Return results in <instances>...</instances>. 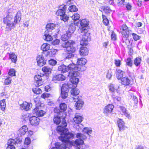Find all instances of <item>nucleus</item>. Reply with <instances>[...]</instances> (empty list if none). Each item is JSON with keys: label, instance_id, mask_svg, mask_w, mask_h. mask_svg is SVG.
Returning <instances> with one entry per match:
<instances>
[{"label": "nucleus", "instance_id": "f257e3e1", "mask_svg": "<svg viewBox=\"0 0 149 149\" xmlns=\"http://www.w3.org/2000/svg\"><path fill=\"white\" fill-rule=\"evenodd\" d=\"M13 16L10 13H9L6 16L3 18V21L6 24V29L7 31H11L14 27L15 24L12 21Z\"/></svg>", "mask_w": 149, "mask_h": 149}, {"label": "nucleus", "instance_id": "f03ea898", "mask_svg": "<svg viewBox=\"0 0 149 149\" xmlns=\"http://www.w3.org/2000/svg\"><path fill=\"white\" fill-rule=\"evenodd\" d=\"M74 134L72 133L68 132L65 133H61L59 137V139L64 143H70V140L72 139L74 137Z\"/></svg>", "mask_w": 149, "mask_h": 149}, {"label": "nucleus", "instance_id": "7ed1b4c3", "mask_svg": "<svg viewBox=\"0 0 149 149\" xmlns=\"http://www.w3.org/2000/svg\"><path fill=\"white\" fill-rule=\"evenodd\" d=\"M42 107L41 103H36L35 107L33 109V113L35 114L38 117L43 116L46 113L45 111L41 110H39Z\"/></svg>", "mask_w": 149, "mask_h": 149}, {"label": "nucleus", "instance_id": "20e7f679", "mask_svg": "<svg viewBox=\"0 0 149 149\" xmlns=\"http://www.w3.org/2000/svg\"><path fill=\"white\" fill-rule=\"evenodd\" d=\"M89 22L86 19H83L81 20H79L77 22L76 25L78 26H81L80 31L81 33L83 31H87L88 26L89 24Z\"/></svg>", "mask_w": 149, "mask_h": 149}, {"label": "nucleus", "instance_id": "39448f33", "mask_svg": "<svg viewBox=\"0 0 149 149\" xmlns=\"http://www.w3.org/2000/svg\"><path fill=\"white\" fill-rule=\"evenodd\" d=\"M74 42L72 40H70L67 42H64L62 44V46L66 49L68 52H74L76 50L75 47L73 46Z\"/></svg>", "mask_w": 149, "mask_h": 149}, {"label": "nucleus", "instance_id": "423d86ee", "mask_svg": "<svg viewBox=\"0 0 149 149\" xmlns=\"http://www.w3.org/2000/svg\"><path fill=\"white\" fill-rule=\"evenodd\" d=\"M120 32L123 37L127 38L131 33V31L126 24L123 25L120 27Z\"/></svg>", "mask_w": 149, "mask_h": 149}, {"label": "nucleus", "instance_id": "0eeeda50", "mask_svg": "<svg viewBox=\"0 0 149 149\" xmlns=\"http://www.w3.org/2000/svg\"><path fill=\"white\" fill-rule=\"evenodd\" d=\"M72 84H63L61 88V94L62 96L67 97L69 92V88H72Z\"/></svg>", "mask_w": 149, "mask_h": 149}, {"label": "nucleus", "instance_id": "6e6552de", "mask_svg": "<svg viewBox=\"0 0 149 149\" xmlns=\"http://www.w3.org/2000/svg\"><path fill=\"white\" fill-rule=\"evenodd\" d=\"M43 74L38 73L34 77V84L36 86H39L43 84L42 78Z\"/></svg>", "mask_w": 149, "mask_h": 149}, {"label": "nucleus", "instance_id": "1a4fd4ad", "mask_svg": "<svg viewBox=\"0 0 149 149\" xmlns=\"http://www.w3.org/2000/svg\"><path fill=\"white\" fill-rule=\"evenodd\" d=\"M22 142L21 140L19 139H17L16 140L15 139H10L8 141V146L6 149H15V147L14 145H16L18 143H20Z\"/></svg>", "mask_w": 149, "mask_h": 149}, {"label": "nucleus", "instance_id": "9d476101", "mask_svg": "<svg viewBox=\"0 0 149 149\" xmlns=\"http://www.w3.org/2000/svg\"><path fill=\"white\" fill-rule=\"evenodd\" d=\"M61 125L58 126L57 127L56 130L57 132L63 133H64V131L65 130H67V131H68L65 128V127L67 126V123L65 118H63L62 120Z\"/></svg>", "mask_w": 149, "mask_h": 149}, {"label": "nucleus", "instance_id": "9b49d317", "mask_svg": "<svg viewBox=\"0 0 149 149\" xmlns=\"http://www.w3.org/2000/svg\"><path fill=\"white\" fill-rule=\"evenodd\" d=\"M87 32L83 31L82 33H84L82 36V38L80 42V44L82 45H86L87 44V41L90 40V39L88 38L89 33Z\"/></svg>", "mask_w": 149, "mask_h": 149}, {"label": "nucleus", "instance_id": "f8f14e48", "mask_svg": "<svg viewBox=\"0 0 149 149\" xmlns=\"http://www.w3.org/2000/svg\"><path fill=\"white\" fill-rule=\"evenodd\" d=\"M39 118L36 116H33L29 118L30 123L31 125L33 126L38 125L40 122Z\"/></svg>", "mask_w": 149, "mask_h": 149}, {"label": "nucleus", "instance_id": "ddd939ff", "mask_svg": "<svg viewBox=\"0 0 149 149\" xmlns=\"http://www.w3.org/2000/svg\"><path fill=\"white\" fill-rule=\"evenodd\" d=\"M36 60L38 65L39 66H42L46 64V60L44 59L42 55H37Z\"/></svg>", "mask_w": 149, "mask_h": 149}, {"label": "nucleus", "instance_id": "4468645a", "mask_svg": "<svg viewBox=\"0 0 149 149\" xmlns=\"http://www.w3.org/2000/svg\"><path fill=\"white\" fill-rule=\"evenodd\" d=\"M117 125L120 131H124L127 127L125 125V123L122 119L119 118L117 121Z\"/></svg>", "mask_w": 149, "mask_h": 149}, {"label": "nucleus", "instance_id": "2eb2a0df", "mask_svg": "<svg viewBox=\"0 0 149 149\" xmlns=\"http://www.w3.org/2000/svg\"><path fill=\"white\" fill-rule=\"evenodd\" d=\"M51 34L52 31H51L46 30L44 33V36L43 37V38L46 41H52V38L51 35Z\"/></svg>", "mask_w": 149, "mask_h": 149}, {"label": "nucleus", "instance_id": "dca6fc26", "mask_svg": "<svg viewBox=\"0 0 149 149\" xmlns=\"http://www.w3.org/2000/svg\"><path fill=\"white\" fill-rule=\"evenodd\" d=\"M66 77L65 76L62 74L54 75L52 79L53 81H63L65 80Z\"/></svg>", "mask_w": 149, "mask_h": 149}, {"label": "nucleus", "instance_id": "f3484780", "mask_svg": "<svg viewBox=\"0 0 149 149\" xmlns=\"http://www.w3.org/2000/svg\"><path fill=\"white\" fill-rule=\"evenodd\" d=\"M83 118L82 116L77 115V113L75 114L74 117L73 118L74 122L76 124L80 123L83 121Z\"/></svg>", "mask_w": 149, "mask_h": 149}, {"label": "nucleus", "instance_id": "a211bd4d", "mask_svg": "<svg viewBox=\"0 0 149 149\" xmlns=\"http://www.w3.org/2000/svg\"><path fill=\"white\" fill-rule=\"evenodd\" d=\"M113 108L114 106L112 104H109L105 106V108L104 109V113L107 114L111 113Z\"/></svg>", "mask_w": 149, "mask_h": 149}, {"label": "nucleus", "instance_id": "6ab92c4d", "mask_svg": "<svg viewBox=\"0 0 149 149\" xmlns=\"http://www.w3.org/2000/svg\"><path fill=\"white\" fill-rule=\"evenodd\" d=\"M31 103H22L20 105L21 109L26 111H28L31 108Z\"/></svg>", "mask_w": 149, "mask_h": 149}, {"label": "nucleus", "instance_id": "aec40b11", "mask_svg": "<svg viewBox=\"0 0 149 149\" xmlns=\"http://www.w3.org/2000/svg\"><path fill=\"white\" fill-rule=\"evenodd\" d=\"M21 14L20 12L18 11L17 13L16 16L15 17L13 22L15 25L18 24L20 22L21 18Z\"/></svg>", "mask_w": 149, "mask_h": 149}, {"label": "nucleus", "instance_id": "412c9836", "mask_svg": "<svg viewBox=\"0 0 149 149\" xmlns=\"http://www.w3.org/2000/svg\"><path fill=\"white\" fill-rule=\"evenodd\" d=\"M88 53V49L86 47H81L80 49V54L83 56L87 55Z\"/></svg>", "mask_w": 149, "mask_h": 149}, {"label": "nucleus", "instance_id": "4be33fe9", "mask_svg": "<svg viewBox=\"0 0 149 149\" xmlns=\"http://www.w3.org/2000/svg\"><path fill=\"white\" fill-rule=\"evenodd\" d=\"M81 97L79 96L71 97L69 99V101L71 102H84L81 100Z\"/></svg>", "mask_w": 149, "mask_h": 149}, {"label": "nucleus", "instance_id": "5701e85b", "mask_svg": "<svg viewBox=\"0 0 149 149\" xmlns=\"http://www.w3.org/2000/svg\"><path fill=\"white\" fill-rule=\"evenodd\" d=\"M71 36V32L67 31L65 34L63 35L61 37V40L64 41L68 40Z\"/></svg>", "mask_w": 149, "mask_h": 149}, {"label": "nucleus", "instance_id": "b1692460", "mask_svg": "<svg viewBox=\"0 0 149 149\" xmlns=\"http://www.w3.org/2000/svg\"><path fill=\"white\" fill-rule=\"evenodd\" d=\"M124 73V71L118 69H117L116 74V77L118 79H121L123 78V74Z\"/></svg>", "mask_w": 149, "mask_h": 149}, {"label": "nucleus", "instance_id": "393cba45", "mask_svg": "<svg viewBox=\"0 0 149 149\" xmlns=\"http://www.w3.org/2000/svg\"><path fill=\"white\" fill-rule=\"evenodd\" d=\"M28 128L26 125L22 126L19 130V134L21 136L24 135L28 131Z\"/></svg>", "mask_w": 149, "mask_h": 149}, {"label": "nucleus", "instance_id": "a878e982", "mask_svg": "<svg viewBox=\"0 0 149 149\" xmlns=\"http://www.w3.org/2000/svg\"><path fill=\"white\" fill-rule=\"evenodd\" d=\"M71 83L72 85V87H76L77 86V84L79 82V79L77 77H72L70 79Z\"/></svg>", "mask_w": 149, "mask_h": 149}, {"label": "nucleus", "instance_id": "bb28decb", "mask_svg": "<svg viewBox=\"0 0 149 149\" xmlns=\"http://www.w3.org/2000/svg\"><path fill=\"white\" fill-rule=\"evenodd\" d=\"M58 70L62 73H65L68 71V66L64 65H60L58 67Z\"/></svg>", "mask_w": 149, "mask_h": 149}, {"label": "nucleus", "instance_id": "cd10ccee", "mask_svg": "<svg viewBox=\"0 0 149 149\" xmlns=\"http://www.w3.org/2000/svg\"><path fill=\"white\" fill-rule=\"evenodd\" d=\"M119 107H120V110H121V111L122 113H123V114L125 115L129 119H130L131 118L130 114L128 113L126 109L124 107H123V106H120Z\"/></svg>", "mask_w": 149, "mask_h": 149}, {"label": "nucleus", "instance_id": "c85d7f7f", "mask_svg": "<svg viewBox=\"0 0 149 149\" xmlns=\"http://www.w3.org/2000/svg\"><path fill=\"white\" fill-rule=\"evenodd\" d=\"M121 83L122 84L128 86L130 84V81L127 77H123L121 79Z\"/></svg>", "mask_w": 149, "mask_h": 149}, {"label": "nucleus", "instance_id": "c756f323", "mask_svg": "<svg viewBox=\"0 0 149 149\" xmlns=\"http://www.w3.org/2000/svg\"><path fill=\"white\" fill-rule=\"evenodd\" d=\"M53 120L54 123L56 125H58L61 123V118L57 115L54 116Z\"/></svg>", "mask_w": 149, "mask_h": 149}, {"label": "nucleus", "instance_id": "7c9ffc66", "mask_svg": "<svg viewBox=\"0 0 149 149\" xmlns=\"http://www.w3.org/2000/svg\"><path fill=\"white\" fill-rule=\"evenodd\" d=\"M76 23L77 22H74V23H71L69 26V31H68L71 32V34L75 30V25H76Z\"/></svg>", "mask_w": 149, "mask_h": 149}, {"label": "nucleus", "instance_id": "2f4dec72", "mask_svg": "<svg viewBox=\"0 0 149 149\" xmlns=\"http://www.w3.org/2000/svg\"><path fill=\"white\" fill-rule=\"evenodd\" d=\"M87 62L86 59L84 58H78L77 60V63L79 65H84Z\"/></svg>", "mask_w": 149, "mask_h": 149}, {"label": "nucleus", "instance_id": "473e14b6", "mask_svg": "<svg viewBox=\"0 0 149 149\" xmlns=\"http://www.w3.org/2000/svg\"><path fill=\"white\" fill-rule=\"evenodd\" d=\"M9 57L13 63H15L17 61V56L14 53L12 52L10 54Z\"/></svg>", "mask_w": 149, "mask_h": 149}, {"label": "nucleus", "instance_id": "72a5a7b5", "mask_svg": "<svg viewBox=\"0 0 149 149\" xmlns=\"http://www.w3.org/2000/svg\"><path fill=\"white\" fill-rule=\"evenodd\" d=\"M50 45L47 43H44L41 46V49L43 51H46L49 49Z\"/></svg>", "mask_w": 149, "mask_h": 149}, {"label": "nucleus", "instance_id": "f704fd0d", "mask_svg": "<svg viewBox=\"0 0 149 149\" xmlns=\"http://www.w3.org/2000/svg\"><path fill=\"white\" fill-rule=\"evenodd\" d=\"M101 9V10H100L101 11H102V10L104 11L107 14L110 13L111 11L110 8L108 6H102Z\"/></svg>", "mask_w": 149, "mask_h": 149}, {"label": "nucleus", "instance_id": "c9c22d12", "mask_svg": "<svg viewBox=\"0 0 149 149\" xmlns=\"http://www.w3.org/2000/svg\"><path fill=\"white\" fill-rule=\"evenodd\" d=\"M68 66V70H77V65L76 64L72 63L70 64Z\"/></svg>", "mask_w": 149, "mask_h": 149}, {"label": "nucleus", "instance_id": "e433bc0d", "mask_svg": "<svg viewBox=\"0 0 149 149\" xmlns=\"http://www.w3.org/2000/svg\"><path fill=\"white\" fill-rule=\"evenodd\" d=\"M76 137L77 139L82 140L83 141L86 139V136L85 135L81 133H77Z\"/></svg>", "mask_w": 149, "mask_h": 149}, {"label": "nucleus", "instance_id": "4c0bfd02", "mask_svg": "<svg viewBox=\"0 0 149 149\" xmlns=\"http://www.w3.org/2000/svg\"><path fill=\"white\" fill-rule=\"evenodd\" d=\"M73 88L71 91V94L73 95H78L79 93V90L76 88L75 87H73Z\"/></svg>", "mask_w": 149, "mask_h": 149}, {"label": "nucleus", "instance_id": "58836bf2", "mask_svg": "<svg viewBox=\"0 0 149 149\" xmlns=\"http://www.w3.org/2000/svg\"><path fill=\"white\" fill-rule=\"evenodd\" d=\"M55 27V24L53 23H49L47 24L46 26V30L51 31Z\"/></svg>", "mask_w": 149, "mask_h": 149}, {"label": "nucleus", "instance_id": "ea45409f", "mask_svg": "<svg viewBox=\"0 0 149 149\" xmlns=\"http://www.w3.org/2000/svg\"><path fill=\"white\" fill-rule=\"evenodd\" d=\"M79 71L77 70H75L73 72H70L69 73V75L71 76V77H76L79 75V73L78 72Z\"/></svg>", "mask_w": 149, "mask_h": 149}, {"label": "nucleus", "instance_id": "a19ab883", "mask_svg": "<svg viewBox=\"0 0 149 149\" xmlns=\"http://www.w3.org/2000/svg\"><path fill=\"white\" fill-rule=\"evenodd\" d=\"M59 107L61 111L63 112L66 110L67 106L65 103H61L59 105Z\"/></svg>", "mask_w": 149, "mask_h": 149}, {"label": "nucleus", "instance_id": "79ce46f5", "mask_svg": "<svg viewBox=\"0 0 149 149\" xmlns=\"http://www.w3.org/2000/svg\"><path fill=\"white\" fill-rule=\"evenodd\" d=\"M42 71L46 73H49L51 72L52 69L48 66H44L42 68Z\"/></svg>", "mask_w": 149, "mask_h": 149}, {"label": "nucleus", "instance_id": "37998d69", "mask_svg": "<svg viewBox=\"0 0 149 149\" xmlns=\"http://www.w3.org/2000/svg\"><path fill=\"white\" fill-rule=\"evenodd\" d=\"M68 10L69 11L71 12H76L78 10L77 8L74 5H72L70 6L68 8Z\"/></svg>", "mask_w": 149, "mask_h": 149}, {"label": "nucleus", "instance_id": "c03bdc74", "mask_svg": "<svg viewBox=\"0 0 149 149\" xmlns=\"http://www.w3.org/2000/svg\"><path fill=\"white\" fill-rule=\"evenodd\" d=\"M77 70L78 71L83 72L85 70L86 67L84 65H77Z\"/></svg>", "mask_w": 149, "mask_h": 149}, {"label": "nucleus", "instance_id": "a18cd8bd", "mask_svg": "<svg viewBox=\"0 0 149 149\" xmlns=\"http://www.w3.org/2000/svg\"><path fill=\"white\" fill-rule=\"evenodd\" d=\"M32 90L34 93L37 94H40L42 92L41 89L38 87L33 88Z\"/></svg>", "mask_w": 149, "mask_h": 149}, {"label": "nucleus", "instance_id": "49530a36", "mask_svg": "<svg viewBox=\"0 0 149 149\" xmlns=\"http://www.w3.org/2000/svg\"><path fill=\"white\" fill-rule=\"evenodd\" d=\"M141 59L139 57H137L134 59V63L136 66H138L141 63Z\"/></svg>", "mask_w": 149, "mask_h": 149}, {"label": "nucleus", "instance_id": "de8ad7c7", "mask_svg": "<svg viewBox=\"0 0 149 149\" xmlns=\"http://www.w3.org/2000/svg\"><path fill=\"white\" fill-rule=\"evenodd\" d=\"M126 65L130 67H132V61L130 58H128L126 61Z\"/></svg>", "mask_w": 149, "mask_h": 149}, {"label": "nucleus", "instance_id": "09e8293b", "mask_svg": "<svg viewBox=\"0 0 149 149\" xmlns=\"http://www.w3.org/2000/svg\"><path fill=\"white\" fill-rule=\"evenodd\" d=\"M65 12L63 10H61L58 9L56 11V14L58 16H59L61 17L63 15H64L65 14Z\"/></svg>", "mask_w": 149, "mask_h": 149}, {"label": "nucleus", "instance_id": "8fccbe9b", "mask_svg": "<svg viewBox=\"0 0 149 149\" xmlns=\"http://www.w3.org/2000/svg\"><path fill=\"white\" fill-rule=\"evenodd\" d=\"M80 17V15L78 13H74L72 16V18L73 20L76 22V20H78Z\"/></svg>", "mask_w": 149, "mask_h": 149}, {"label": "nucleus", "instance_id": "3c124183", "mask_svg": "<svg viewBox=\"0 0 149 149\" xmlns=\"http://www.w3.org/2000/svg\"><path fill=\"white\" fill-rule=\"evenodd\" d=\"M75 145L77 146L82 145L84 143V141L79 139H76L74 142Z\"/></svg>", "mask_w": 149, "mask_h": 149}, {"label": "nucleus", "instance_id": "603ef678", "mask_svg": "<svg viewBox=\"0 0 149 149\" xmlns=\"http://www.w3.org/2000/svg\"><path fill=\"white\" fill-rule=\"evenodd\" d=\"M83 103H75V106L76 109L77 110H79L81 109L83 105Z\"/></svg>", "mask_w": 149, "mask_h": 149}, {"label": "nucleus", "instance_id": "864d4df0", "mask_svg": "<svg viewBox=\"0 0 149 149\" xmlns=\"http://www.w3.org/2000/svg\"><path fill=\"white\" fill-rule=\"evenodd\" d=\"M31 143V140L30 138L29 137H26L25 139L24 144L28 145L30 144Z\"/></svg>", "mask_w": 149, "mask_h": 149}, {"label": "nucleus", "instance_id": "5fc2aeb1", "mask_svg": "<svg viewBox=\"0 0 149 149\" xmlns=\"http://www.w3.org/2000/svg\"><path fill=\"white\" fill-rule=\"evenodd\" d=\"M57 52V50L56 49H52L51 50V51L48 52L49 55V56H54L56 54V52Z\"/></svg>", "mask_w": 149, "mask_h": 149}, {"label": "nucleus", "instance_id": "6e6d98bb", "mask_svg": "<svg viewBox=\"0 0 149 149\" xmlns=\"http://www.w3.org/2000/svg\"><path fill=\"white\" fill-rule=\"evenodd\" d=\"M9 75L10 76H15V71L14 69H10L8 73Z\"/></svg>", "mask_w": 149, "mask_h": 149}, {"label": "nucleus", "instance_id": "4d7b16f0", "mask_svg": "<svg viewBox=\"0 0 149 149\" xmlns=\"http://www.w3.org/2000/svg\"><path fill=\"white\" fill-rule=\"evenodd\" d=\"M82 131L86 133L88 135L91 134L92 132L91 130H88L87 127L84 128Z\"/></svg>", "mask_w": 149, "mask_h": 149}, {"label": "nucleus", "instance_id": "13d9d810", "mask_svg": "<svg viewBox=\"0 0 149 149\" xmlns=\"http://www.w3.org/2000/svg\"><path fill=\"white\" fill-rule=\"evenodd\" d=\"M69 17L65 14L64 15H63L60 17L61 19L64 22H66L69 19Z\"/></svg>", "mask_w": 149, "mask_h": 149}, {"label": "nucleus", "instance_id": "bf43d9fd", "mask_svg": "<svg viewBox=\"0 0 149 149\" xmlns=\"http://www.w3.org/2000/svg\"><path fill=\"white\" fill-rule=\"evenodd\" d=\"M73 52H68L67 53L66 55V58H70L74 57V54L72 53Z\"/></svg>", "mask_w": 149, "mask_h": 149}, {"label": "nucleus", "instance_id": "052dcab7", "mask_svg": "<svg viewBox=\"0 0 149 149\" xmlns=\"http://www.w3.org/2000/svg\"><path fill=\"white\" fill-rule=\"evenodd\" d=\"M112 97L113 98L114 101L115 102H119L121 100L120 97L117 96L115 97V96L113 95H112Z\"/></svg>", "mask_w": 149, "mask_h": 149}, {"label": "nucleus", "instance_id": "680f3d73", "mask_svg": "<svg viewBox=\"0 0 149 149\" xmlns=\"http://www.w3.org/2000/svg\"><path fill=\"white\" fill-rule=\"evenodd\" d=\"M49 63L51 65L54 66L57 63L56 61L54 59H51L49 61Z\"/></svg>", "mask_w": 149, "mask_h": 149}, {"label": "nucleus", "instance_id": "e2e57ef3", "mask_svg": "<svg viewBox=\"0 0 149 149\" xmlns=\"http://www.w3.org/2000/svg\"><path fill=\"white\" fill-rule=\"evenodd\" d=\"M109 90L112 93L114 92L115 91L114 86L112 84H110L109 86Z\"/></svg>", "mask_w": 149, "mask_h": 149}, {"label": "nucleus", "instance_id": "0e129e2a", "mask_svg": "<svg viewBox=\"0 0 149 149\" xmlns=\"http://www.w3.org/2000/svg\"><path fill=\"white\" fill-rule=\"evenodd\" d=\"M11 78L10 77H8L5 80V84L6 85H8L11 83Z\"/></svg>", "mask_w": 149, "mask_h": 149}, {"label": "nucleus", "instance_id": "69168bd1", "mask_svg": "<svg viewBox=\"0 0 149 149\" xmlns=\"http://www.w3.org/2000/svg\"><path fill=\"white\" fill-rule=\"evenodd\" d=\"M66 8L67 7L66 5L64 4L61 5L59 7V9L62 10L65 12Z\"/></svg>", "mask_w": 149, "mask_h": 149}, {"label": "nucleus", "instance_id": "338daca9", "mask_svg": "<svg viewBox=\"0 0 149 149\" xmlns=\"http://www.w3.org/2000/svg\"><path fill=\"white\" fill-rule=\"evenodd\" d=\"M132 35L133 39L136 41L139 39L140 38V36L134 33H133Z\"/></svg>", "mask_w": 149, "mask_h": 149}, {"label": "nucleus", "instance_id": "774afa93", "mask_svg": "<svg viewBox=\"0 0 149 149\" xmlns=\"http://www.w3.org/2000/svg\"><path fill=\"white\" fill-rule=\"evenodd\" d=\"M115 64L117 67H119L120 65V61L119 60H115Z\"/></svg>", "mask_w": 149, "mask_h": 149}]
</instances>
